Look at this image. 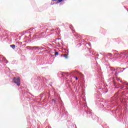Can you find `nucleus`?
Instances as JSON below:
<instances>
[{
    "mask_svg": "<svg viewBox=\"0 0 128 128\" xmlns=\"http://www.w3.org/2000/svg\"><path fill=\"white\" fill-rule=\"evenodd\" d=\"M12 80L14 84H16L18 86H20V78L14 77Z\"/></svg>",
    "mask_w": 128,
    "mask_h": 128,
    "instance_id": "f257e3e1",
    "label": "nucleus"
},
{
    "mask_svg": "<svg viewBox=\"0 0 128 128\" xmlns=\"http://www.w3.org/2000/svg\"><path fill=\"white\" fill-rule=\"evenodd\" d=\"M30 48V50H38V46H29Z\"/></svg>",
    "mask_w": 128,
    "mask_h": 128,
    "instance_id": "f03ea898",
    "label": "nucleus"
},
{
    "mask_svg": "<svg viewBox=\"0 0 128 128\" xmlns=\"http://www.w3.org/2000/svg\"><path fill=\"white\" fill-rule=\"evenodd\" d=\"M10 48H12L13 50H14L16 48V45L14 44H12L10 46Z\"/></svg>",
    "mask_w": 128,
    "mask_h": 128,
    "instance_id": "7ed1b4c3",
    "label": "nucleus"
},
{
    "mask_svg": "<svg viewBox=\"0 0 128 128\" xmlns=\"http://www.w3.org/2000/svg\"><path fill=\"white\" fill-rule=\"evenodd\" d=\"M64 58H68V54H64Z\"/></svg>",
    "mask_w": 128,
    "mask_h": 128,
    "instance_id": "20e7f679",
    "label": "nucleus"
},
{
    "mask_svg": "<svg viewBox=\"0 0 128 128\" xmlns=\"http://www.w3.org/2000/svg\"><path fill=\"white\" fill-rule=\"evenodd\" d=\"M62 0H58L57 1L58 4L60 3V2H62Z\"/></svg>",
    "mask_w": 128,
    "mask_h": 128,
    "instance_id": "39448f33",
    "label": "nucleus"
},
{
    "mask_svg": "<svg viewBox=\"0 0 128 128\" xmlns=\"http://www.w3.org/2000/svg\"><path fill=\"white\" fill-rule=\"evenodd\" d=\"M54 56H58V52H56Z\"/></svg>",
    "mask_w": 128,
    "mask_h": 128,
    "instance_id": "423d86ee",
    "label": "nucleus"
},
{
    "mask_svg": "<svg viewBox=\"0 0 128 128\" xmlns=\"http://www.w3.org/2000/svg\"><path fill=\"white\" fill-rule=\"evenodd\" d=\"M75 78H76V80H78V77H76Z\"/></svg>",
    "mask_w": 128,
    "mask_h": 128,
    "instance_id": "0eeeda50",
    "label": "nucleus"
},
{
    "mask_svg": "<svg viewBox=\"0 0 128 128\" xmlns=\"http://www.w3.org/2000/svg\"><path fill=\"white\" fill-rule=\"evenodd\" d=\"M52 100H54V99H52Z\"/></svg>",
    "mask_w": 128,
    "mask_h": 128,
    "instance_id": "6e6552de",
    "label": "nucleus"
}]
</instances>
